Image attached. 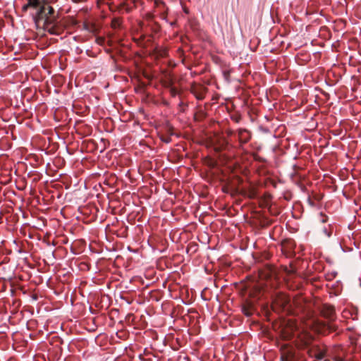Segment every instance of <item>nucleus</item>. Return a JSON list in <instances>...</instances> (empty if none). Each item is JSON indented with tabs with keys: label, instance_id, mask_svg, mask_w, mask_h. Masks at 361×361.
<instances>
[{
	"label": "nucleus",
	"instance_id": "20e7f679",
	"mask_svg": "<svg viewBox=\"0 0 361 361\" xmlns=\"http://www.w3.org/2000/svg\"><path fill=\"white\" fill-rule=\"evenodd\" d=\"M281 359L282 361H295L293 348L288 344H283L281 348Z\"/></svg>",
	"mask_w": 361,
	"mask_h": 361
},
{
	"label": "nucleus",
	"instance_id": "f03ea898",
	"mask_svg": "<svg viewBox=\"0 0 361 361\" xmlns=\"http://www.w3.org/2000/svg\"><path fill=\"white\" fill-rule=\"evenodd\" d=\"M292 305L290 298L284 293H278L273 299L271 307L275 312H290Z\"/></svg>",
	"mask_w": 361,
	"mask_h": 361
},
{
	"label": "nucleus",
	"instance_id": "39448f33",
	"mask_svg": "<svg viewBox=\"0 0 361 361\" xmlns=\"http://www.w3.org/2000/svg\"><path fill=\"white\" fill-rule=\"evenodd\" d=\"M238 138L239 145L243 151L247 150V141L248 139V133L246 130H240L238 133Z\"/></svg>",
	"mask_w": 361,
	"mask_h": 361
},
{
	"label": "nucleus",
	"instance_id": "0eeeda50",
	"mask_svg": "<svg viewBox=\"0 0 361 361\" xmlns=\"http://www.w3.org/2000/svg\"><path fill=\"white\" fill-rule=\"evenodd\" d=\"M302 302H303V298L301 297L295 298L293 301V304L298 309V311H302L304 309L300 304Z\"/></svg>",
	"mask_w": 361,
	"mask_h": 361
},
{
	"label": "nucleus",
	"instance_id": "9b49d317",
	"mask_svg": "<svg viewBox=\"0 0 361 361\" xmlns=\"http://www.w3.org/2000/svg\"><path fill=\"white\" fill-rule=\"evenodd\" d=\"M48 9H49V14H51V13L54 12V9H53V8H52V7L49 6V7H48Z\"/></svg>",
	"mask_w": 361,
	"mask_h": 361
},
{
	"label": "nucleus",
	"instance_id": "4468645a",
	"mask_svg": "<svg viewBox=\"0 0 361 361\" xmlns=\"http://www.w3.org/2000/svg\"><path fill=\"white\" fill-rule=\"evenodd\" d=\"M45 23H46L47 27H49V18H47V19L45 20Z\"/></svg>",
	"mask_w": 361,
	"mask_h": 361
},
{
	"label": "nucleus",
	"instance_id": "6e6552de",
	"mask_svg": "<svg viewBox=\"0 0 361 361\" xmlns=\"http://www.w3.org/2000/svg\"><path fill=\"white\" fill-rule=\"evenodd\" d=\"M27 6L30 8H37L39 6V0H27Z\"/></svg>",
	"mask_w": 361,
	"mask_h": 361
},
{
	"label": "nucleus",
	"instance_id": "f8f14e48",
	"mask_svg": "<svg viewBox=\"0 0 361 361\" xmlns=\"http://www.w3.org/2000/svg\"><path fill=\"white\" fill-rule=\"evenodd\" d=\"M253 157H254V159H256V160H257V159H259V160H261V159H260L259 157H258V156H257V154H253ZM262 161H264V159H262Z\"/></svg>",
	"mask_w": 361,
	"mask_h": 361
},
{
	"label": "nucleus",
	"instance_id": "f257e3e1",
	"mask_svg": "<svg viewBox=\"0 0 361 361\" xmlns=\"http://www.w3.org/2000/svg\"><path fill=\"white\" fill-rule=\"evenodd\" d=\"M282 337L286 340H293L299 348L307 347L312 341V336L306 331L300 330L295 321L288 320L286 326L282 330Z\"/></svg>",
	"mask_w": 361,
	"mask_h": 361
},
{
	"label": "nucleus",
	"instance_id": "423d86ee",
	"mask_svg": "<svg viewBox=\"0 0 361 361\" xmlns=\"http://www.w3.org/2000/svg\"><path fill=\"white\" fill-rule=\"evenodd\" d=\"M323 315L329 319H333L335 314V309L331 305H324L322 310Z\"/></svg>",
	"mask_w": 361,
	"mask_h": 361
},
{
	"label": "nucleus",
	"instance_id": "7ed1b4c3",
	"mask_svg": "<svg viewBox=\"0 0 361 361\" xmlns=\"http://www.w3.org/2000/svg\"><path fill=\"white\" fill-rule=\"evenodd\" d=\"M310 357H314L318 360H322L326 354V348L325 346L313 345L308 350Z\"/></svg>",
	"mask_w": 361,
	"mask_h": 361
},
{
	"label": "nucleus",
	"instance_id": "ddd939ff",
	"mask_svg": "<svg viewBox=\"0 0 361 361\" xmlns=\"http://www.w3.org/2000/svg\"><path fill=\"white\" fill-rule=\"evenodd\" d=\"M45 9V8L44 6H42L40 7L39 8V13H42V12H44V10Z\"/></svg>",
	"mask_w": 361,
	"mask_h": 361
},
{
	"label": "nucleus",
	"instance_id": "dca6fc26",
	"mask_svg": "<svg viewBox=\"0 0 361 361\" xmlns=\"http://www.w3.org/2000/svg\"><path fill=\"white\" fill-rule=\"evenodd\" d=\"M335 361H344L343 359L337 358Z\"/></svg>",
	"mask_w": 361,
	"mask_h": 361
},
{
	"label": "nucleus",
	"instance_id": "9d476101",
	"mask_svg": "<svg viewBox=\"0 0 361 361\" xmlns=\"http://www.w3.org/2000/svg\"><path fill=\"white\" fill-rule=\"evenodd\" d=\"M29 8H30L29 6H27V3L26 4H25L23 6V10L24 11H27Z\"/></svg>",
	"mask_w": 361,
	"mask_h": 361
},
{
	"label": "nucleus",
	"instance_id": "2eb2a0df",
	"mask_svg": "<svg viewBox=\"0 0 361 361\" xmlns=\"http://www.w3.org/2000/svg\"><path fill=\"white\" fill-rule=\"evenodd\" d=\"M249 197L250 198H251L252 197V192L251 191V190L250 189V195H249Z\"/></svg>",
	"mask_w": 361,
	"mask_h": 361
},
{
	"label": "nucleus",
	"instance_id": "1a4fd4ad",
	"mask_svg": "<svg viewBox=\"0 0 361 361\" xmlns=\"http://www.w3.org/2000/svg\"><path fill=\"white\" fill-rule=\"evenodd\" d=\"M243 312L245 316L248 317V309L246 307H243Z\"/></svg>",
	"mask_w": 361,
	"mask_h": 361
}]
</instances>
